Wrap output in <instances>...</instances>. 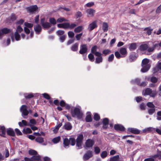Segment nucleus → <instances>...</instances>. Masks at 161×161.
I'll return each instance as SVG.
<instances>
[{
    "label": "nucleus",
    "instance_id": "393cba45",
    "mask_svg": "<svg viewBox=\"0 0 161 161\" xmlns=\"http://www.w3.org/2000/svg\"><path fill=\"white\" fill-rule=\"evenodd\" d=\"M69 143V140L67 138H65L64 139V142L63 144L64 145V147L66 148L67 147Z\"/></svg>",
    "mask_w": 161,
    "mask_h": 161
},
{
    "label": "nucleus",
    "instance_id": "9b49d317",
    "mask_svg": "<svg viewBox=\"0 0 161 161\" xmlns=\"http://www.w3.org/2000/svg\"><path fill=\"white\" fill-rule=\"evenodd\" d=\"M97 27V21L96 20L94 21L89 25L88 29L89 31H91Z\"/></svg>",
    "mask_w": 161,
    "mask_h": 161
},
{
    "label": "nucleus",
    "instance_id": "4be33fe9",
    "mask_svg": "<svg viewBox=\"0 0 161 161\" xmlns=\"http://www.w3.org/2000/svg\"><path fill=\"white\" fill-rule=\"evenodd\" d=\"M7 134L10 136H15V133L13 129L8 128L7 130Z\"/></svg>",
    "mask_w": 161,
    "mask_h": 161
},
{
    "label": "nucleus",
    "instance_id": "473e14b6",
    "mask_svg": "<svg viewBox=\"0 0 161 161\" xmlns=\"http://www.w3.org/2000/svg\"><path fill=\"white\" fill-rule=\"evenodd\" d=\"M108 153L106 151H103L101 154V157L103 158H105L107 156Z\"/></svg>",
    "mask_w": 161,
    "mask_h": 161
},
{
    "label": "nucleus",
    "instance_id": "412c9836",
    "mask_svg": "<svg viewBox=\"0 0 161 161\" xmlns=\"http://www.w3.org/2000/svg\"><path fill=\"white\" fill-rule=\"evenodd\" d=\"M137 47L136 44L135 43H132L130 45L129 49L130 51H132L136 49Z\"/></svg>",
    "mask_w": 161,
    "mask_h": 161
},
{
    "label": "nucleus",
    "instance_id": "bf43d9fd",
    "mask_svg": "<svg viewBox=\"0 0 161 161\" xmlns=\"http://www.w3.org/2000/svg\"><path fill=\"white\" fill-rule=\"evenodd\" d=\"M147 105L148 107L152 108H154L155 107L154 105L151 102L148 103H147Z\"/></svg>",
    "mask_w": 161,
    "mask_h": 161
},
{
    "label": "nucleus",
    "instance_id": "c9c22d12",
    "mask_svg": "<svg viewBox=\"0 0 161 161\" xmlns=\"http://www.w3.org/2000/svg\"><path fill=\"white\" fill-rule=\"evenodd\" d=\"M14 37L16 41H18L20 40V35L19 33L15 32L14 34Z\"/></svg>",
    "mask_w": 161,
    "mask_h": 161
},
{
    "label": "nucleus",
    "instance_id": "5fc2aeb1",
    "mask_svg": "<svg viewBox=\"0 0 161 161\" xmlns=\"http://www.w3.org/2000/svg\"><path fill=\"white\" fill-rule=\"evenodd\" d=\"M151 81L153 83H156L157 82L158 78L154 76H153L151 78Z\"/></svg>",
    "mask_w": 161,
    "mask_h": 161
},
{
    "label": "nucleus",
    "instance_id": "4c0bfd02",
    "mask_svg": "<svg viewBox=\"0 0 161 161\" xmlns=\"http://www.w3.org/2000/svg\"><path fill=\"white\" fill-rule=\"evenodd\" d=\"M49 21L50 23L53 25H55L56 24L57 21L53 18H50L49 19Z\"/></svg>",
    "mask_w": 161,
    "mask_h": 161
},
{
    "label": "nucleus",
    "instance_id": "b1692460",
    "mask_svg": "<svg viewBox=\"0 0 161 161\" xmlns=\"http://www.w3.org/2000/svg\"><path fill=\"white\" fill-rule=\"evenodd\" d=\"M108 25L105 22H104L103 24L102 29L104 32H106L108 31Z\"/></svg>",
    "mask_w": 161,
    "mask_h": 161
},
{
    "label": "nucleus",
    "instance_id": "e433bc0d",
    "mask_svg": "<svg viewBox=\"0 0 161 161\" xmlns=\"http://www.w3.org/2000/svg\"><path fill=\"white\" fill-rule=\"evenodd\" d=\"M34 95L33 94L31 93H25L24 94L25 97L26 99H29L32 97Z\"/></svg>",
    "mask_w": 161,
    "mask_h": 161
},
{
    "label": "nucleus",
    "instance_id": "69168bd1",
    "mask_svg": "<svg viewBox=\"0 0 161 161\" xmlns=\"http://www.w3.org/2000/svg\"><path fill=\"white\" fill-rule=\"evenodd\" d=\"M94 119L96 120H98L100 119V117L96 113L94 114Z\"/></svg>",
    "mask_w": 161,
    "mask_h": 161
},
{
    "label": "nucleus",
    "instance_id": "2f4dec72",
    "mask_svg": "<svg viewBox=\"0 0 161 161\" xmlns=\"http://www.w3.org/2000/svg\"><path fill=\"white\" fill-rule=\"evenodd\" d=\"M78 45V43H76L74 44L71 47V50L73 51H75L77 50Z\"/></svg>",
    "mask_w": 161,
    "mask_h": 161
},
{
    "label": "nucleus",
    "instance_id": "774afa93",
    "mask_svg": "<svg viewBox=\"0 0 161 161\" xmlns=\"http://www.w3.org/2000/svg\"><path fill=\"white\" fill-rule=\"evenodd\" d=\"M94 4V3L92 2L86 3V6L87 7H90L93 6Z\"/></svg>",
    "mask_w": 161,
    "mask_h": 161
},
{
    "label": "nucleus",
    "instance_id": "bb28decb",
    "mask_svg": "<svg viewBox=\"0 0 161 161\" xmlns=\"http://www.w3.org/2000/svg\"><path fill=\"white\" fill-rule=\"evenodd\" d=\"M87 115L86 117V121L87 122H90L92 121V119L91 117V113L90 112H87Z\"/></svg>",
    "mask_w": 161,
    "mask_h": 161
},
{
    "label": "nucleus",
    "instance_id": "1a4fd4ad",
    "mask_svg": "<svg viewBox=\"0 0 161 161\" xmlns=\"http://www.w3.org/2000/svg\"><path fill=\"white\" fill-rule=\"evenodd\" d=\"M45 19L43 18L41 20V24L43 28H48L51 27L50 24L47 22H45Z\"/></svg>",
    "mask_w": 161,
    "mask_h": 161
},
{
    "label": "nucleus",
    "instance_id": "6e6d98bb",
    "mask_svg": "<svg viewBox=\"0 0 161 161\" xmlns=\"http://www.w3.org/2000/svg\"><path fill=\"white\" fill-rule=\"evenodd\" d=\"M42 95L44 97L47 99H49L50 98L49 95L47 93H44L42 94Z\"/></svg>",
    "mask_w": 161,
    "mask_h": 161
},
{
    "label": "nucleus",
    "instance_id": "c03bdc74",
    "mask_svg": "<svg viewBox=\"0 0 161 161\" xmlns=\"http://www.w3.org/2000/svg\"><path fill=\"white\" fill-rule=\"evenodd\" d=\"M102 53L105 55H106L111 53V51L109 49H106L103 50Z\"/></svg>",
    "mask_w": 161,
    "mask_h": 161
},
{
    "label": "nucleus",
    "instance_id": "58836bf2",
    "mask_svg": "<svg viewBox=\"0 0 161 161\" xmlns=\"http://www.w3.org/2000/svg\"><path fill=\"white\" fill-rule=\"evenodd\" d=\"M35 156H33L31 158H29L27 157L25 158V161H36L34 158Z\"/></svg>",
    "mask_w": 161,
    "mask_h": 161
},
{
    "label": "nucleus",
    "instance_id": "49530a36",
    "mask_svg": "<svg viewBox=\"0 0 161 161\" xmlns=\"http://www.w3.org/2000/svg\"><path fill=\"white\" fill-rule=\"evenodd\" d=\"M36 141L39 143H42L43 142V138L39 137H38L36 139Z\"/></svg>",
    "mask_w": 161,
    "mask_h": 161
},
{
    "label": "nucleus",
    "instance_id": "338daca9",
    "mask_svg": "<svg viewBox=\"0 0 161 161\" xmlns=\"http://www.w3.org/2000/svg\"><path fill=\"white\" fill-rule=\"evenodd\" d=\"M24 30L26 34H29L30 33V30L28 28H26V27H24Z\"/></svg>",
    "mask_w": 161,
    "mask_h": 161
},
{
    "label": "nucleus",
    "instance_id": "f03ea898",
    "mask_svg": "<svg viewBox=\"0 0 161 161\" xmlns=\"http://www.w3.org/2000/svg\"><path fill=\"white\" fill-rule=\"evenodd\" d=\"M149 60L147 58H145L142 60V68L141 69L142 72H146L149 69L150 65L149 64Z\"/></svg>",
    "mask_w": 161,
    "mask_h": 161
},
{
    "label": "nucleus",
    "instance_id": "680f3d73",
    "mask_svg": "<svg viewBox=\"0 0 161 161\" xmlns=\"http://www.w3.org/2000/svg\"><path fill=\"white\" fill-rule=\"evenodd\" d=\"M82 16V14L80 12L78 11L76 12L75 14V16L76 18L80 17Z\"/></svg>",
    "mask_w": 161,
    "mask_h": 161
},
{
    "label": "nucleus",
    "instance_id": "5701e85b",
    "mask_svg": "<svg viewBox=\"0 0 161 161\" xmlns=\"http://www.w3.org/2000/svg\"><path fill=\"white\" fill-rule=\"evenodd\" d=\"M64 127L65 129L67 130H71L72 128V126L70 123L69 122L66 123L64 125Z\"/></svg>",
    "mask_w": 161,
    "mask_h": 161
},
{
    "label": "nucleus",
    "instance_id": "423d86ee",
    "mask_svg": "<svg viewBox=\"0 0 161 161\" xmlns=\"http://www.w3.org/2000/svg\"><path fill=\"white\" fill-rule=\"evenodd\" d=\"M83 136L82 134H80L78 136L76 139V146L78 149L81 148V145L82 143V140L83 139Z\"/></svg>",
    "mask_w": 161,
    "mask_h": 161
},
{
    "label": "nucleus",
    "instance_id": "ddd939ff",
    "mask_svg": "<svg viewBox=\"0 0 161 161\" xmlns=\"http://www.w3.org/2000/svg\"><path fill=\"white\" fill-rule=\"evenodd\" d=\"M92 156V152L90 151H88L84 155L83 159L85 161H86Z\"/></svg>",
    "mask_w": 161,
    "mask_h": 161
},
{
    "label": "nucleus",
    "instance_id": "0e129e2a",
    "mask_svg": "<svg viewBox=\"0 0 161 161\" xmlns=\"http://www.w3.org/2000/svg\"><path fill=\"white\" fill-rule=\"evenodd\" d=\"M36 123V120L34 119H32L30 120V124H29L32 125H35Z\"/></svg>",
    "mask_w": 161,
    "mask_h": 161
},
{
    "label": "nucleus",
    "instance_id": "864d4df0",
    "mask_svg": "<svg viewBox=\"0 0 161 161\" xmlns=\"http://www.w3.org/2000/svg\"><path fill=\"white\" fill-rule=\"evenodd\" d=\"M88 57L91 61L92 62L94 61V56L92 54L90 53L89 54Z\"/></svg>",
    "mask_w": 161,
    "mask_h": 161
},
{
    "label": "nucleus",
    "instance_id": "603ef678",
    "mask_svg": "<svg viewBox=\"0 0 161 161\" xmlns=\"http://www.w3.org/2000/svg\"><path fill=\"white\" fill-rule=\"evenodd\" d=\"M66 21V20L64 18L60 17V18H58L57 19V22L58 23H61V22H63L64 21Z\"/></svg>",
    "mask_w": 161,
    "mask_h": 161
},
{
    "label": "nucleus",
    "instance_id": "aec40b11",
    "mask_svg": "<svg viewBox=\"0 0 161 161\" xmlns=\"http://www.w3.org/2000/svg\"><path fill=\"white\" fill-rule=\"evenodd\" d=\"M35 31L37 34L39 33L42 30V27L39 25H37L34 27Z\"/></svg>",
    "mask_w": 161,
    "mask_h": 161
},
{
    "label": "nucleus",
    "instance_id": "a18cd8bd",
    "mask_svg": "<svg viewBox=\"0 0 161 161\" xmlns=\"http://www.w3.org/2000/svg\"><path fill=\"white\" fill-rule=\"evenodd\" d=\"M94 149V152L96 154H98L100 152V149L98 147H95Z\"/></svg>",
    "mask_w": 161,
    "mask_h": 161
},
{
    "label": "nucleus",
    "instance_id": "f257e3e1",
    "mask_svg": "<svg viewBox=\"0 0 161 161\" xmlns=\"http://www.w3.org/2000/svg\"><path fill=\"white\" fill-rule=\"evenodd\" d=\"M71 114L72 117H76L78 119H81L83 115L81 108L79 106L71 109Z\"/></svg>",
    "mask_w": 161,
    "mask_h": 161
},
{
    "label": "nucleus",
    "instance_id": "09e8293b",
    "mask_svg": "<svg viewBox=\"0 0 161 161\" xmlns=\"http://www.w3.org/2000/svg\"><path fill=\"white\" fill-rule=\"evenodd\" d=\"M24 132L25 133H31L32 131L30 128H27L23 130Z\"/></svg>",
    "mask_w": 161,
    "mask_h": 161
},
{
    "label": "nucleus",
    "instance_id": "4d7b16f0",
    "mask_svg": "<svg viewBox=\"0 0 161 161\" xmlns=\"http://www.w3.org/2000/svg\"><path fill=\"white\" fill-rule=\"evenodd\" d=\"M22 123L23 124V125H25V126H31V124H28L27 122L25 120H22Z\"/></svg>",
    "mask_w": 161,
    "mask_h": 161
},
{
    "label": "nucleus",
    "instance_id": "3c124183",
    "mask_svg": "<svg viewBox=\"0 0 161 161\" xmlns=\"http://www.w3.org/2000/svg\"><path fill=\"white\" fill-rule=\"evenodd\" d=\"M75 143V141L74 139L73 138H70L69 139V143L72 146H74Z\"/></svg>",
    "mask_w": 161,
    "mask_h": 161
},
{
    "label": "nucleus",
    "instance_id": "e2e57ef3",
    "mask_svg": "<svg viewBox=\"0 0 161 161\" xmlns=\"http://www.w3.org/2000/svg\"><path fill=\"white\" fill-rule=\"evenodd\" d=\"M154 48L153 47H152L149 48L147 49V52L148 53H147V55L150 54V53L153 52L154 51Z\"/></svg>",
    "mask_w": 161,
    "mask_h": 161
},
{
    "label": "nucleus",
    "instance_id": "052dcab7",
    "mask_svg": "<svg viewBox=\"0 0 161 161\" xmlns=\"http://www.w3.org/2000/svg\"><path fill=\"white\" fill-rule=\"evenodd\" d=\"M68 34L69 37L70 38H72L74 36V33L72 31H69L68 33Z\"/></svg>",
    "mask_w": 161,
    "mask_h": 161
},
{
    "label": "nucleus",
    "instance_id": "a19ab883",
    "mask_svg": "<svg viewBox=\"0 0 161 161\" xmlns=\"http://www.w3.org/2000/svg\"><path fill=\"white\" fill-rule=\"evenodd\" d=\"M60 140V136H58L53 139L52 140V142L54 143H57L59 142Z\"/></svg>",
    "mask_w": 161,
    "mask_h": 161
},
{
    "label": "nucleus",
    "instance_id": "7c9ffc66",
    "mask_svg": "<svg viewBox=\"0 0 161 161\" xmlns=\"http://www.w3.org/2000/svg\"><path fill=\"white\" fill-rule=\"evenodd\" d=\"M152 158H153L154 159L156 158L159 159H161V152L158 153L156 154L153 156Z\"/></svg>",
    "mask_w": 161,
    "mask_h": 161
},
{
    "label": "nucleus",
    "instance_id": "72a5a7b5",
    "mask_svg": "<svg viewBox=\"0 0 161 161\" xmlns=\"http://www.w3.org/2000/svg\"><path fill=\"white\" fill-rule=\"evenodd\" d=\"M97 47L96 46H94L92 47L91 49V52L92 53L94 54L95 55H96V53H100V52H97Z\"/></svg>",
    "mask_w": 161,
    "mask_h": 161
},
{
    "label": "nucleus",
    "instance_id": "79ce46f5",
    "mask_svg": "<svg viewBox=\"0 0 161 161\" xmlns=\"http://www.w3.org/2000/svg\"><path fill=\"white\" fill-rule=\"evenodd\" d=\"M25 27H26L27 28H31L32 27L33 25V24L31 23H30L27 22H25L24 23Z\"/></svg>",
    "mask_w": 161,
    "mask_h": 161
},
{
    "label": "nucleus",
    "instance_id": "4468645a",
    "mask_svg": "<svg viewBox=\"0 0 161 161\" xmlns=\"http://www.w3.org/2000/svg\"><path fill=\"white\" fill-rule=\"evenodd\" d=\"M87 50V46L86 44H82L80 46V49L79 53L80 54H83L86 53Z\"/></svg>",
    "mask_w": 161,
    "mask_h": 161
},
{
    "label": "nucleus",
    "instance_id": "37998d69",
    "mask_svg": "<svg viewBox=\"0 0 161 161\" xmlns=\"http://www.w3.org/2000/svg\"><path fill=\"white\" fill-rule=\"evenodd\" d=\"M23 31V29L22 27L20 25L17 26V28L16 30V31L15 32H17L18 33H20Z\"/></svg>",
    "mask_w": 161,
    "mask_h": 161
},
{
    "label": "nucleus",
    "instance_id": "cd10ccee",
    "mask_svg": "<svg viewBox=\"0 0 161 161\" xmlns=\"http://www.w3.org/2000/svg\"><path fill=\"white\" fill-rule=\"evenodd\" d=\"M119 156L117 155L110 158L109 161H119Z\"/></svg>",
    "mask_w": 161,
    "mask_h": 161
},
{
    "label": "nucleus",
    "instance_id": "13d9d810",
    "mask_svg": "<svg viewBox=\"0 0 161 161\" xmlns=\"http://www.w3.org/2000/svg\"><path fill=\"white\" fill-rule=\"evenodd\" d=\"M155 111V109L152 108V109H149L148 110V113L150 115L152 114Z\"/></svg>",
    "mask_w": 161,
    "mask_h": 161
},
{
    "label": "nucleus",
    "instance_id": "0eeeda50",
    "mask_svg": "<svg viewBox=\"0 0 161 161\" xmlns=\"http://www.w3.org/2000/svg\"><path fill=\"white\" fill-rule=\"evenodd\" d=\"M29 12L32 13H35L38 12L39 9L36 5H33L27 8Z\"/></svg>",
    "mask_w": 161,
    "mask_h": 161
},
{
    "label": "nucleus",
    "instance_id": "7ed1b4c3",
    "mask_svg": "<svg viewBox=\"0 0 161 161\" xmlns=\"http://www.w3.org/2000/svg\"><path fill=\"white\" fill-rule=\"evenodd\" d=\"M142 94L144 96L149 95L152 97H154L156 94L155 91H153L149 88L143 90L142 91Z\"/></svg>",
    "mask_w": 161,
    "mask_h": 161
},
{
    "label": "nucleus",
    "instance_id": "de8ad7c7",
    "mask_svg": "<svg viewBox=\"0 0 161 161\" xmlns=\"http://www.w3.org/2000/svg\"><path fill=\"white\" fill-rule=\"evenodd\" d=\"M115 55L116 57L118 58H122L120 53L118 51H116L115 52Z\"/></svg>",
    "mask_w": 161,
    "mask_h": 161
},
{
    "label": "nucleus",
    "instance_id": "39448f33",
    "mask_svg": "<svg viewBox=\"0 0 161 161\" xmlns=\"http://www.w3.org/2000/svg\"><path fill=\"white\" fill-rule=\"evenodd\" d=\"M27 108V106L25 105H22L20 108V111L22 113V116L24 118H26L25 116L29 114V111Z\"/></svg>",
    "mask_w": 161,
    "mask_h": 161
},
{
    "label": "nucleus",
    "instance_id": "a211bd4d",
    "mask_svg": "<svg viewBox=\"0 0 161 161\" xmlns=\"http://www.w3.org/2000/svg\"><path fill=\"white\" fill-rule=\"evenodd\" d=\"M155 129L152 127H149L146 128L142 130V131L144 133H147L150 132H153L155 131Z\"/></svg>",
    "mask_w": 161,
    "mask_h": 161
},
{
    "label": "nucleus",
    "instance_id": "a878e982",
    "mask_svg": "<svg viewBox=\"0 0 161 161\" xmlns=\"http://www.w3.org/2000/svg\"><path fill=\"white\" fill-rule=\"evenodd\" d=\"M108 123V120L107 118H105L103 119V127L105 129L107 127Z\"/></svg>",
    "mask_w": 161,
    "mask_h": 161
},
{
    "label": "nucleus",
    "instance_id": "8fccbe9b",
    "mask_svg": "<svg viewBox=\"0 0 161 161\" xmlns=\"http://www.w3.org/2000/svg\"><path fill=\"white\" fill-rule=\"evenodd\" d=\"M114 54H111L108 57V61L109 62H112L114 58Z\"/></svg>",
    "mask_w": 161,
    "mask_h": 161
},
{
    "label": "nucleus",
    "instance_id": "c85d7f7f",
    "mask_svg": "<svg viewBox=\"0 0 161 161\" xmlns=\"http://www.w3.org/2000/svg\"><path fill=\"white\" fill-rule=\"evenodd\" d=\"M62 125V123H59L58 125L56 126L54 128H53V131L54 133H57L59 129V128Z\"/></svg>",
    "mask_w": 161,
    "mask_h": 161
},
{
    "label": "nucleus",
    "instance_id": "20e7f679",
    "mask_svg": "<svg viewBox=\"0 0 161 161\" xmlns=\"http://www.w3.org/2000/svg\"><path fill=\"white\" fill-rule=\"evenodd\" d=\"M28 153L30 155L35 156V159L36 161H42L40 156L36 151L32 149L28 151Z\"/></svg>",
    "mask_w": 161,
    "mask_h": 161
},
{
    "label": "nucleus",
    "instance_id": "9d476101",
    "mask_svg": "<svg viewBox=\"0 0 161 161\" xmlns=\"http://www.w3.org/2000/svg\"><path fill=\"white\" fill-rule=\"evenodd\" d=\"M86 12L87 14V17H93L94 16L95 11L93 9L89 8L86 10Z\"/></svg>",
    "mask_w": 161,
    "mask_h": 161
},
{
    "label": "nucleus",
    "instance_id": "2eb2a0df",
    "mask_svg": "<svg viewBox=\"0 0 161 161\" xmlns=\"http://www.w3.org/2000/svg\"><path fill=\"white\" fill-rule=\"evenodd\" d=\"M94 144V142L93 140L88 139L87 140L85 143V146L86 147H92Z\"/></svg>",
    "mask_w": 161,
    "mask_h": 161
},
{
    "label": "nucleus",
    "instance_id": "dca6fc26",
    "mask_svg": "<svg viewBox=\"0 0 161 161\" xmlns=\"http://www.w3.org/2000/svg\"><path fill=\"white\" fill-rule=\"evenodd\" d=\"M10 32V30L7 28H4L0 30V38L2 37L4 34H7Z\"/></svg>",
    "mask_w": 161,
    "mask_h": 161
},
{
    "label": "nucleus",
    "instance_id": "ea45409f",
    "mask_svg": "<svg viewBox=\"0 0 161 161\" xmlns=\"http://www.w3.org/2000/svg\"><path fill=\"white\" fill-rule=\"evenodd\" d=\"M0 131L2 132L3 135H4L5 134L6 130L5 127L4 126L0 125Z\"/></svg>",
    "mask_w": 161,
    "mask_h": 161
},
{
    "label": "nucleus",
    "instance_id": "f3484780",
    "mask_svg": "<svg viewBox=\"0 0 161 161\" xmlns=\"http://www.w3.org/2000/svg\"><path fill=\"white\" fill-rule=\"evenodd\" d=\"M119 52L122 58L125 57L127 54L126 48L125 47H122L119 50Z\"/></svg>",
    "mask_w": 161,
    "mask_h": 161
},
{
    "label": "nucleus",
    "instance_id": "f8f14e48",
    "mask_svg": "<svg viewBox=\"0 0 161 161\" xmlns=\"http://www.w3.org/2000/svg\"><path fill=\"white\" fill-rule=\"evenodd\" d=\"M127 131L135 134H139L140 132V130L137 129L130 128L128 129Z\"/></svg>",
    "mask_w": 161,
    "mask_h": 161
},
{
    "label": "nucleus",
    "instance_id": "f704fd0d",
    "mask_svg": "<svg viewBox=\"0 0 161 161\" xmlns=\"http://www.w3.org/2000/svg\"><path fill=\"white\" fill-rule=\"evenodd\" d=\"M148 46L146 44L141 45L140 46V49L141 50H145L148 48Z\"/></svg>",
    "mask_w": 161,
    "mask_h": 161
},
{
    "label": "nucleus",
    "instance_id": "6ab92c4d",
    "mask_svg": "<svg viewBox=\"0 0 161 161\" xmlns=\"http://www.w3.org/2000/svg\"><path fill=\"white\" fill-rule=\"evenodd\" d=\"M114 129L118 130L124 131L125 128L122 125H116L114 126Z\"/></svg>",
    "mask_w": 161,
    "mask_h": 161
},
{
    "label": "nucleus",
    "instance_id": "6e6552de",
    "mask_svg": "<svg viewBox=\"0 0 161 161\" xmlns=\"http://www.w3.org/2000/svg\"><path fill=\"white\" fill-rule=\"evenodd\" d=\"M95 56H96L95 61L96 63L99 64L102 62L103 57L100 53H96Z\"/></svg>",
    "mask_w": 161,
    "mask_h": 161
},
{
    "label": "nucleus",
    "instance_id": "c756f323",
    "mask_svg": "<svg viewBox=\"0 0 161 161\" xmlns=\"http://www.w3.org/2000/svg\"><path fill=\"white\" fill-rule=\"evenodd\" d=\"M83 29V27L82 26H79L76 28L74 30V31L75 33H79Z\"/></svg>",
    "mask_w": 161,
    "mask_h": 161
}]
</instances>
